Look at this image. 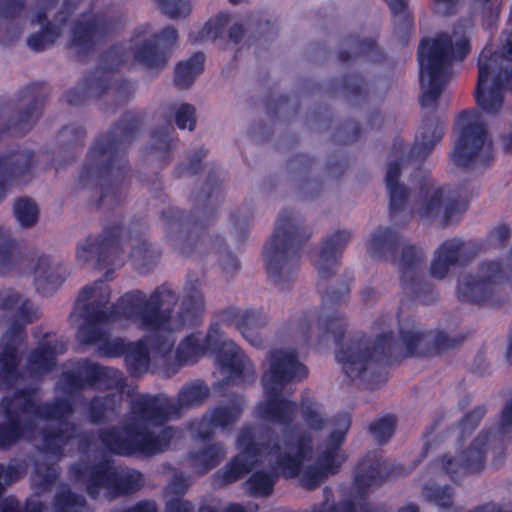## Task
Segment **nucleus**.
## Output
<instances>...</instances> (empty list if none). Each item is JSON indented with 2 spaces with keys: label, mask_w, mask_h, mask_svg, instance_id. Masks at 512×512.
<instances>
[{
  "label": "nucleus",
  "mask_w": 512,
  "mask_h": 512,
  "mask_svg": "<svg viewBox=\"0 0 512 512\" xmlns=\"http://www.w3.org/2000/svg\"><path fill=\"white\" fill-rule=\"evenodd\" d=\"M353 280L352 272L345 271L337 288L331 287L322 293L321 313L317 318L322 334L334 337L336 360L351 380L360 379L368 389L374 390L387 381L388 367L409 357L441 354L464 341L462 335L451 338L444 331H438L429 344L426 339L430 337L431 331L400 328L399 337L387 331L378 335L374 341L365 333H357L344 346L342 341L347 323L336 308L349 296Z\"/></svg>",
  "instance_id": "obj_1"
},
{
  "label": "nucleus",
  "mask_w": 512,
  "mask_h": 512,
  "mask_svg": "<svg viewBox=\"0 0 512 512\" xmlns=\"http://www.w3.org/2000/svg\"><path fill=\"white\" fill-rule=\"evenodd\" d=\"M111 289L104 280L84 286L77 297L76 307L83 323L77 339L83 345L98 344L97 352L104 358L125 356L129 343L122 338L110 339L103 326L128 320L143 331L169 330L178 294L170 284L157 286L149 296L142 290H131L110 304Z\"/></svg>",
  "instance_id": "obj_2"
},
{
  "label": "nucleus",
  "mask_w": 512,
  "mask_h": 512,
  "mask_svg": "<svg viewBox=\"0 0 512 512\" xmlns=\"http://www.w3.org/2000/svg\"><path fill=\"white\" fill-rule=\"evenodd\" d=\"M142 123L141 112H125L90 147L78 183L83 188L90 185L100 188L97 208L114 209L124 200L123 184L131 177L127 149L136 138Z\"/></svg>",
  "instance_id": "obj_3"
},
{
  "label": "nucleus",
  "mask_w": 512,
  "mask_h": 512,
  "mask_svg": "<svg viewBox=\"0 0 512 512\" xmlns=\"http://www.w3.org/2000/svg\"><path fill=\"white\" fill-rule=\"evenodd\" d=\"M224 199L220 171L212 167L203 187L191 195L190 213L170 206L161 211L160 219L166 226V238L171 246L185 257L208 250V226L215 220Z\"/></svg>",
  "instance_id": "obj_4"
},
{
  "label": "nucleus",
  "mask_w": 512,
  "mask_h": 512,
  "mask_svg": "<svg viewBox=\"0 0 512 512\" xmlns=\"http://www.w3.org/2000/svg\"><path fill=\"white\" fill-rule=\"evenodd\" d=\"M471 50L470 41L463 36L455 43L445 32L435 37H424L418 46V62L420 84L424 87L427 79L428 87L420 95L419 102L423 108L437 105L446 85L447 77L454 61H463Z\"/></svg>",
  "instance_id": "obj_5"
},
{
  "label": "nucleus",
  "mask_w": 512,
  "mask_h": 512,
  "mask_svg": "<svg viewBox=\"0 0 512 512\" xmlns=\"http://www.w3.org/2000/svg\"><path fill=\"white\" fill-rule=\"evenodd\" d=\"M312 233L297 223L291 209H283L276 221L270 239L263 248V258L268 278L285 288L299 268L301 251Z\"/></svg>",
  "instance_id": "obj_6"
},
{
  "label": "nucleus",
  "mask_w": 512,
  "mask_h": 512,
  "mask_svg": "<svg viewBox=\"0 0 512 512\" xmlns=\"http://www.w3.org/2000/svg\"><path fill=\"white\" fill-rule=\"evenodd\" d=\"M270 368L262 376L266 402L259 406L261 418L272 423L290 425L298 409L296 402L282 396L283 388L308 376L307 367L298 360L296 351L272 350Z\"/></svg>",
  "instance_id": "obj_7"
},
{
  "label": "nucleus",
  "mask_w": 512,
  "mask_h": 512,
  "mask_svg": "<svg viewBox=\"0 0 512 512\" xmlns=\"http://www.w3.org/2000/svg\"><path fill=\"white\" fill-rule=\"evenodd\" d=\"M444 136V123L435 115H425L420 126L419 135L407 153L405 141L400 136L394 138L390 156L395 160L389 162L385 183L389 196L390 215L394 216L406 209L409 189L400 183L401 164L407 160L423 161Z\"/></svg>",
  "instance_id": "obj_8"
},
{
  "label": "nucleus",
  "mask_w": 512,
  "mask_h": 512,
  "mask_svg": "<svg viewBox=\"0 0 512 512\" xmlns=\"http://www.w3.org/2000/svg\"><path fill=\"white\" fill-rule=\"evenodd\" d=\"M175 434L176 429L172 426L155 433L145 425L126 418L120 427L100 429L98 439L111 454L149 458L167 451Z\"/></svg>",
  "instance_id": "obj_9"
},
{
  "label": "nucleus",
  "mask_w": 512,
  "mask_h": 512,
  "mask_svg": "<svg viewBox=\"0 0 512 512\" xmlns=\"http://www.w3.org/2000/svg\"><path fill=\"white\" fill-rule=\"evenodd\" d=\"M69 471L77 482L85 486V492L92 500H97L102 491L108 499L131 495L143 485L141 472L119 471L109 458L95 462L73 463Z\"/></svg>",
  "instance_id": "obj_10"
},
{
  "label": "nucleus",
  "mask_w": 512,
  "mask_h": 512,
  "mask_svg": "<svg viewBox=\"0 0 512 512\" xmlns=\"http://www.w3.org/2000/svg\"><path fill=\"white\" fill-rule=\"evenodd\" d=\"M284 445L295 453L276 452L275 463L271 470L260 469L254 471L245 481L246 491L249 496L267 498L274 492L279 478L294 479L303 470L304 462L309 460L313 452V438L307 431L296 435L294 441L287 437Z\"/></svg>",
  "instance_id": "obj_11"
},
{
  "label": "nucleus",
  "mask_w": 512,
  "mask_h": 512,
  "mask_svg": "<svg viewBox=\"0 0 512 512\" xmlns=\"http://www.w3.org/2000/svg\"><path fill=\"white\" fill-rule=\"evenodd\" d=\"M512 283V246L504 265L499 261H485L478 267V275L468 274L457 285V298L477 306L499 308L506 302L503 284Z\"/></svg>",
  "instance_id": "obj_12"
},
{
  "label": "nucleus",
  "mask_w": 512,
  "mask_h": 512,
  "mask_svg": "<svg viewBox=\"0 0 512 512\" xmlns=\"http://www.w3.org/2000/svg\"><path fill=\"white\" fill-rule=\"evenodd\" d=\"M459 136L451 152L454 165L468 169L489 166L494 159L493 145L488 141V130L477 109L462 110L456 120Z\"/></svg>",
  "instance_id": "obj_13"
},
{
  "label": "nucleus",
  "mask_w": 512,
  "mask_h": 512,
  "mask_svg": "<svg viewBox=\"0 0 512 512\" xmlns=\"http://www.w3.org/2000/svg\"><path fill=\"white\" fill-rule=\"evenodd\" d=\"M478 79L474 92L477 106L488 115L498 114L506 88L512 92V69L502 66V55L487 44L478 57Z\"/></svg>",
  "instance_id": "obj_14"
},
{
  "label": "nucleus",
  "mask_w": 512,
  "mask_h": 512,
  "mask_svg": "<svg viewBox=\"0 0 512 512\" xmlns=\"http://www.w3.org/2000/svg\"><path fill=\"white\" fill-rule=\"evenodd\" d=\"M39 318L38 309L29 299L23 300L16 312V319L0 338V388L11 389L21 379V347L27 339L26 325Z\"/></svg>",
  "instance_id": "obj_15"
},
{
  "label": "nucleus",
  "mask_w": 512,
  "mask_h": 512,
  "mask_svg": "<svg viewBox=\"0 0 512 512\" xmlns=\"http://www.w3.org/2000/svg\"><path fill=\"white\" fill-rule=\"evenodd\" d=\"M512 431V400L508 401L500 415L497 427L484 429L459 456V459L444 454L440 461L443 471L454 483L460 476L480 472L484 468L485 454L488 445L496 438L504 441Z\"/></svg>",
  "instance_id": "obj_16"
},
{
  "label": "nucleus",
  "mask_w": 512,
  "mask_h": 512,
  "mask_svg": "<svg viewBox=\"0 0 512 512\" xmlns=\"http://www.w3.org/2000/svg\"><path fill=\"white\" fill-rule=\"evenodd\" d=\"M125 51L120 44L112 45L100 56V65L86 74L77 87L66 91L69 105H81L87 99L102 97L110 88L114 73L123 65Z\"/></svg>",
  "instance_id": "obj_17"
},
{
  "label": "nucleus",
  "mask_w": 512,
  "mask_h": 512,
  "mask_svg": "<svg viewBox=\"0 0 512 512\" xmlns=\"http://www.w3.org/2000/svg\"><path fill=\"white\" fill-rule=\"evenodd\" d=\"M236 444L240 449L239 454L232 457L224 469L215 474V481L221 485L235 483L244 475L250 473L259 462L264 451L274 454L281 449L278 441L274 443L256 441L254 429L251 425H247L240 430Z\"/></svg>",
  "instance_id": "obj_18"
},
{
  "label": "nucleus",
  "mask_w": 512,
  "mask_h": 512,
  "mask_svg": "<svg viewBox=\"0 0 512 512\" xmlns=\"http://www.w3.org/2000/svg\"><path fill=\"white\" fill-rule=\"evenodd\" d=\"M425 253L415 245H406L401 253L400 280L404 294L414 302L430 305L437 301L438 293L433 284L426 280L422 266Z\"/></svg>",
  "instance_id": "obj_19"
},
{
  "label": "nucleus",
  "mask_w": 512,
  "mask_h": 512,
  "mask_svg": "<svg viewBox=\"0 0 512 512\" xmlns=\"http://www.w3.org/2000/svg\"><path fill=\"white\" fill-rule=\"evenodd\" d=\"M49 91L46 83L34 82L19 91L18 102L25 104L9 116L8 122L0 128V139L5 136H23L39 119Z\"/></svg>",
  "instance_id": "obj_20"
},
{
  "label": "nucleus",
  "mask_w": 512,
  "mask_h": 512,
  "mask_svg": "<svg viewBox=\"0 0 512 512\" xmlns=\"http://www.w3.org/2000/svg\"><path fill=\"white\" fill-rule=\"evenodd\" d=\"M80 1L64 0L60 11L54 16V21H50L47 18V13L59 0H39L38 9L34 13L31 23L41 25V29L29 36L28 47L34 52H41L52 46L61 36L63 27L77 9Z\"/></svg>",
  "instance_id": "obj_21"
},
{
  "label": "nucleus",
  "mask_w": 512,
  "mask_h": 512,
  "mask_svg": "<svg viewBox=\"0 0 512 512\" xmlns=\"http://www.w3.org/2000/svg\"><path fill=\"white\" fill-rule=\"evenodd\" d=\"M63 389L67 394L74 395L86 387L111 390L123 386L122 373L116 369L103 366L83 359L76 370L62 374Z\"/></svg>",
  "instance_id": "obj_22"
},
{
  "label": "nucleus",
  "mask_w": 512,
  "mask_h": 512,
  "mask_svg": "<svg viewBox=\"0 0 512 512\" xmlns=\"http://www.w3.org/2000/svg\"><path fill=\"white\" fill-rule=\"evenodd\" d=\"M122 231V224H114L105 227L102 234L95 240L91 236L87 237L84 243L77 246V260L86 263L96 257L98 269L121 266L123 264Z\"/></svg>",
  "instance_id": "obj_23"
},
{
  "label": "nucleus",
  "mask_w": 512,
  "mask_h": 512,
  "mask_svg": "<svg viewBox=\"0 0 512 512\" xmlns=\"http://www.w3.org/2000/svg\"><path fill=\"white\" fill-rule=\"evenodd\" d=\"M169 115L164 120L161 126L154 128L151 132V147L152 153L158 154L157 158L164 165H167L171 160L172 151L178 142L177 138L172 135L174 127L172 124V114H174L175 124L179 129H195L196 126V109L193 105L183 103L177 107L176 104L169 106Z\"/></svg>",
  "instance_id": "obj_24"
},
{
  "label": "nucleus",
  "mask_w": 512,
  "mask_h": 512,
  "mask_svg": "<svg viewBox=\"0 0 512 512\" xmlns=\"http://www.w3.org/2000/svg\"><path fill=\"white\" fill-rule=\"evenodd\" d=\"M113 28V19L104 13L76 20L70 28L68 46L74 50L77 59L84 62L96 51L99 43L112 33Z\"/></svg>",
  "instance_id": "obj_25"
},
{
  "label": "nucleus",
  "mask_w": 512,
  "mask_h": 512,
  "mask_svg": "<svg viewBox=\"0 0 512 512\" xmlns=\"http://www.w3.org/2000/svg\"><path fill=\"white\" fill-rule=\"evenodd\" d=\"M174 409L171 397L163 393H143L131 400L127 418L150 429L158 428L176 418Z\"/></svg>",
  "instance_id": "obj_26"
},
{
  "label": "nucleus",
  "mask_w": 512,
  "mask_h": 512,
  "mask_svg": "<svg viewBox=\"0 0 512 512\" xmlns=\"http://www.w3.org/2000/svg\"><path fill=\"white\" fill-rule=\"evenodd\" d=\"M350 413H338L331 419L332 432L324 441V449L318 454L316 464L329 476L337 474L347 460V454L341 448L351 427Z\"/></svg>",
  "instance_id": "obj_27"
},
{
  "label": "nucleus",
  "mask_w": 512,
  "mask_h": 512,
  "mask_svg": "<svg viewBox=\"0 0 512 512\" xmlns=\"http://www.w3.org/2000/svg\"><path fill=\"white\" fill-rule=\"evenodd\" d=\"M483 244L475 241H463L458 238L445 240L437 249L430 266V273L434 278L443 279L451 266L465 265L470 262L481 250Z\"/></svg>",
  "instance_id": "obj_28"
},
{
  "label": "nucleus",
  "mask_w": 512,
  "mask_h": 512,
  "mask_svg": "<svg viewBox=\"0 0 512 512\" xmlns=\"http://www.w3.org/2000/svg\"><path fill=\"white\" fill-rule=\"evenodd\" d=\"M178 41V31L173 26H166L154 34L153 39L143 41L136 49L134 59L149 70H162Z\"/></svg>",
  "instance_id": "obj_29"
},
{
  "label": "nucleus",
  "mask_w": 512,
  "mask_h": 512,
  "mask_svg": "<svg viewBox=\"0 0 512 512\" xmlns=\"http://www.w3.org/2000/svg\"><path fill=\"white\" fill-rule=\"evenodd\" d=\"M219 333V325L211 324L205 336L200 332H193L185 336L175 351V371L197 363L207 352L213 354Z\"/></svg>",
  "instance_id": "obj_30"
},
{
  "label": "nucleus",
  "mask_w": 512,
  "mask_h": 512,
  "mask_svg": "<svg viewBox=\"0 0 512 512\" xmlns=\"http://www.w3.org/2000/svg\"><path fill=\"white\" fill-rule=\"evenodd\" d=\"M444 205L443 224L449 225L458 221L468 209L469 200L462 197L460 191H450L446 186L433 191L421 208L422 217H430L438 214Z\"/></svg>",
  "instance_id": "obj_31"
},
{
  "label": "nucleus",
  "mask_w": 512,
  "mask_h": 512,
  "mask_svg": "<svg viewBox=\"0 0 512 512\" xmlns=\"http://www.w3.org/2000/svg\"><path fill=\"white\" fill-rule=\"evenodd\" d=\"M213 354L221 370L227 374L224 384H241L249 363L243 350L233 341L222 340L220 332Z\"/></svg>",
  "instance_id": "obj_32"
},
{
  "label": "nucleus",
  "mask_w": 512,
  "mask_h": 512,
  "mask_svg": "<svg viewBox=\"0 0 512 512\" xmlns=\"http://www.w3.org/2000/svg\"><path fill=\"white\" fill-rule=\"evenodd\" d=\"M35 162L32 150H11L0 155V201L8 191V186L28 175Z\"/></svg>",
  "instance_id": "obj_33"
},
{
  "label": "nucleus",
  "mask_w": 512,
  "mask_h": 512,
  "mask_svg": "<svg viewBox=\"0 0 512 512\" xmlns=\"http://www.w3.org/2000/svg\"><path fill=\"white\" fill-rule=\"evenodd\" d=\"M221 320L233 324L242 336L253 346L261 344L260 330L268 323L267 315L262 310L228 307L221 313Z\"/></svg>",
  "instance_id": "obj_34"
},
{
  "label": "nucleus",
  "mask_w": 512,
  "mask_h": 512,
  "mask_svg": "<svg viewBox=\"0 0 512 512\" xmlns=\"http://www.w3.org/2000/svg\"><path fill=\"white\" fill-rule=\"evenodd\" d=\"M350 239V231L337 230L323 240L318 259L314 262L321 280H327L334 275L341 263L343 252Z\"/></svg>",
  "instance_id": "obj_35"
},
{
  "label": "nucleus",
  "mask_w": 512,
  "mask_h": 512,
  "mask_svg": "<svg viewBox=\"0 0 512 512\" xmlns=\"http://www.w3.org/2000/svg\"><path fill=\"white\" fill-rule=\"evenodd\" d=\"M33 273L35 275L34 284L36 291L42 296H48L54 293L65 281L68 272L66 267L59 263L51 265L49 256L41 255L37 259Z\"/></svg>",
  "instance_id": "obj_36"
},
{
  "label": "nucleus",
  "mask_w": 512,
  "mask_h": 512,
  "mask_svg": "<svg viewBox=\"0 0 512 512\" xmlns=\"http://www.w3.org/2000/svg\"><path fill=\"white\" fill-rule=\"evenodd\" d=\"M385 461L377 453H369L357 464L353 484L361 495L384 481Z\"/></svg>",
  "instance_id": "obj_37"
},
{
  "label": "nucleus",
  "mask_w": 512,
  "mask_h": 512,
  "mask_svg": "<svg viewBox=\"0 0 512 512\" xmlns=\"http://www.w3.org/2000/svg\"><path fill=\"white\" fill-rule=\"evenodd\" d=\"M400 245L401 236L396 230L380 226L371 234L367 252L372 258L396 262Z\"/></svg>",
  "instance_id": "obj_38"
},
{
  "label": "nucleus",
  "mask_w": 512,
  "mask_h": 512,
  "mask_svg": "<svg viewBox=\"0 0 512 512\" xmlns=\"http://www.w3.org/2000/svg\"><path fill=\"white\" fill-rule=\"evenodd\" d=\"M147 227L140 221H133L128 230V238L131 245L130 257L140 262L143 268L156 263L161 257V251L154 248L146 239Z\"/></svg>",
  "instance_id": "obj_39"
},
{
  "label": "nucleus",
  "mask_w": 512,
  "mask_h": 512,
  "mask_svg": "<svg viewBox=\"0 0 512 512\" xmlns=\"http://www.w3.org/2000/svg\"><path fill=\"white\" fill-rule=\"evenodd\" d=\"M77 432L78 426L74 422L43 428L40 434L44 453L57 459L62 458L65 447L77 438Z\"/></svg>",
  "instance_id": "obj_40"
},
{
  "label": "nucleus",
  "mask_w": 512,
  "mask_h": 512,
  "mask_svg": "<svg viewBox=\"0 0 512 512\" xmlns=\"http://www.w3.org/2000/svg\"><path fill=\"white\" fill-rule=\"evenodd\" d=\"M26 7V0H0V44L9 46L21 34V27L14 23Z\"/></svg>",
  "instance_id": "obj_41"
},
{
  "label": "nucleus",
  "mask_w": 512,
  "mask_h": 512,
  "mask_svg": "<svg viewBox=\"0 0 512 512\" xmlns=\"http://www.w3.org/2000/svg\"><path fill=\"white\" fill-rule=\"evenodd\" d=\"M200 281L189 279L185 286V295L178 312L177 328L194 324L204 310V297L200 291Z\"/></svg>",
  "instance_id": "obj_42"
},
{
  "label": "nucleus",
  "mask_w": 512,
  "mask_h": 512,
  "mask_svg": "<svg viewBox=\"0 0 512 512\" xmlns=\"http://www.w3.org/2000/svg\"><path fill=\"white\" fill-rule=\"evenodd\" d=\"M57 346L50 342L40 343L30 351L27 370L32 377L40 378L52 372L57 366Z\"/></svg>",
  "instance_id": "obj_43"
},
{
  "label": "nucleus",
  "mask_w": 512,
  "mask_h": 512,
  "mask_svg": "<svg viewBox=\"0 0 512 512\" xmlns=\"http://www.w3.org/2000/svg\"><path fill=\"white\" fill-rule=\"evenodd\" d=\"M39 406L40 403L36 401V389L32 387L17 389L12 396H5L0 402L2 413L11 412L14 417H20V413L37 417Z\"/></svg>",
  "instance_id": "obj_44"
},
{
  "label": "nucleus",
  "mask_w": 512,
  "mask_h": 512,
  "mask_svg": "<svg viewBox=\"0 0 512 512\" xmlns=\"http://www.w3.org/2000/svg\"><path fill=\"white\" fill-rule=\"evenodd\" d=\"M25 260L33 261V257L22 256L19 243L12 238L10 230L0 225V276L21 265Z\"/></svg>",
  "instance_id": "obj_45"
},
{
  "label": "nucleus",
  "mask_w": 512,
  "mask_h": 512,
  "mask_svg": "<svg viewBox=\"0 0 512 512\" xmlns=\"http://www.w3.org/2000/svg\"><path fill=\"white\" fill-rule=\"evenodd\" d=\"M347 45L352 49L340 50L338 60L347 63L352 59L366 58L371 62H379L384 58L383 52L379 49L375 39H361L358 36H348L346 38Z\"/></svg>",
  "instance_id": "obj_46"
},
{
  "label": "nucleus",
  "mask_w": 512,
  "mask_h": 512,
  "mask_svg": "<svg viewBox=\"0 0 512 512\" xmlns=\"http://www.w3.org/2000/svg\"><path fill=\"white\" fill-rule=\"evenodd\" d=\"M7 422L0 423V448H9L21 440L25 434L33 433L35 423L32 419L21 420L11 412L3 414Z\"/></svg>",
  "instance_id": "obj_47"
},
{
  "label": "nucleus",
  "mask_w": 512,
  "mask_h": 512,
  "mask_svg": "<svg viewBox=\"0 0 512 512\" xmlns=\"http://www.w3.org/2000/svg\"><path fill=\"white\" fill-rule=\"evenodd\" d=\"M393 16L394 33L403 45L408 43L414 29V16L408 7V0H384Z\"/></svg>",
  "instance_id": "obj_48"
},
{
  "label": "nucleus",
  "mask_w": 512,
  "mask_h": 512,
  "mask_svg": "<svg viewBox=\"0 0 512 512\" xmlns=\"http://www.w3.org/2000/svg\"><path fill=\"white\" fill-rule=\"evenodd\" d=\"M209 395L210 389L203 381L185 384L178 392L177 399L172 398L176 418L182 415L184 409L201 405Z\"/></svg>",
  "instance_id": "obj_49"
},
{
  "label": "nucleus",
  "mask_w": 512,
  "mask_h": 512,
  "mask_svg": "<svg viewBox=\"0 0 512 512\" xmlns=\"http://www.w3.org/2000/svg\"><path fill=\"white\" fill-rule=\"evenodd\" d=\"M225 455V449L221 443L209 444L197 451L189 453V459L195 471L204 475L218 466Z\"/></svg>",
  "instance_id": "obj_50"
},
{
  "label": "nucleus",
  "mask_w": 512,
  "mask_h": 512,
  "mask_svg": "<svg viewBox=\"0 0 512 512\" xmlns=\"http://www.w3.org/2000/svg\"><path fill=\"white\" fill-rule=\"evenodd\" d=\"M205 55L195 52L187 60L179 62L174 71V84L181 89L189 88L204 70Z\"/></svg>",
  "instance_id": "obj_51"
},
{
  "label": "nucleus",
  "mask_w": 512,
  "mask_h": 512,
  "mask_svg": "<svg viewBox=\"0 0 512 512\" xmlns=\"http://www.w3.org/2000/svg\"><path fill=\"white\" fill-rule=\"evenodd\" d=\"M74 412V403L66 397H59L53 401L40 403L37 409V418L44 421H56L59 425L69 422V416Z\"/></svg>",
  "instance_id": "obj_52"
},
{
  "label": "nucleus",
  "mask_w": 512,
  "mask_h": 512,
  "mask_svg": "<svg viewBox=\"0 0 512 512\" xmlns=\"http://www.w3.org/2000/svg\"><path fill=\"white\" fill-rule=\"evenodd\" d=\"M124 360L130 376L140 377L147 373L150 365V355L145 342H130Z\"/></svg>",
  "instance_id": "obj_53"
},
{
  "label": "nucleus",
  "mask_w": 512,
  "mask_h": 512,
  "mask_svg": "<svg viewBox=\"0 0 512 512\" xmlns=\"http://www.w3.org/2000/svg\"><path fill=\"white\" fill-rule=\"evenodd\" d=\"M330 90L332 92L341 90L349 98L364 100L369 93L370 85L361 74L354 73L344 75L339 81L332 80Z\"/></svg>",
  "instance_id": "obj_54"
},
{
  "label": "nucleus",
  "mask_w": 512,
  "mask_h": 512,
  "mask_svg": "<svg viewBox=\"0 0 512 512\" xmlns=\"http://www.w3.org/2000/svg\"><path fill=\"white\" fill-rule=\"evenodd\" d=\"M210 422L216 428L229 429L242 416L243 406L240 401H232L229 405H217L207 412Z\"/></svg>",
  "instance_id": "obj_55"
},
{
  "label": "nucleus",
  "mask_w": 512,
  "mask_h": 512,
  "mask_svg": "<svg viewBox=\"0 0 512 512\" xmlns=\"http://www.w3.org/2000/svg\"><path fill=\"white\" fill-rule=\"evenodd\" d=\"M230 22V15L226 12H219L215 17L210 18L203 28L195 33L189 34V41L193 44L207 39L216 40L221 38L227 25Z\"/></svg>",
  "instance_id": "obj_56"
},
{
  "label": "nucleus",
  "mask_w": 512,
  "mask_h": 512,
  "mask_svg": "<svg viewBox=\"0 0 512 512\" xmlns=\"http://www.w3.org/2000/svg\"><path fill=\"white\" fill-rule=\"evenodd\" d=\"M210 249L219 254V264L225 274H233L240 269V262L225 243V240L216 236L209 240Z\"/></svg>",
  "instance_id": "obj_57"
},
{
  "label": "nucleus",
  "mask_w": 512,
  "mask_h": 512,
  "mask_svg": "<svg viewBox=\"0 0 512 512\" xmlns=\"http://www.w3.org/2000/svg\"><path fill=\"white\" fill-rule=\"evenodd\" d=\"M300 406L301 416L306 425L314 431H321L326 425V420L320 413L321 405L311 398L302 397Z\"/></svg>",
  "instance_id": "obj_58"
},
{
  "label": "nucleus",
  "mask_w": 512,
  "mask_h": 512,
  "mask_svg": "<svg viewBox=\"0 0 512 512\" xmlns=\"http://www.w3.org/2000/svg\"><path fill=\"white\" fill-rule=\"evenodd\" d=\"M14 215L22 227H32L39 215L37 204L29 198H17L14 203Z\"/></svg>",
  "instance_id": "obj_59"
},
{
  "label": "nucleus",
  "mask_w": 512,
  "mask_h": 512,
  "mask_svg": "<svg viewBox=\"0 0 512 512\" xmlns=\"http://www.w3.org/2000/svg\"><path fill=\"white\" fill-rule=\"evenodd\" d=\"M397 419L395 415L387 414L372 422L369 431L380 445L386 444L396 430Z\"/></svg>",
  "instance_id": "obj_60"
},
{
  "label": "nucleus",
  "mask_w": 512,
  "mask_h": 512,
  "mask_svg": "<svg viewBox=\"0 0 512 512\" xmlns=\"http://www.w3.org/2000/svg\"><path fill=\"white\" fill-rule=\"evenodd\" d=\"M86 506L84 496L71 490H62L54 497V512H78L79 508Z\"/></svg>",
  "instance_id": "obj_61"
},
{
  "label": "nucleus",
  "mask_w": 512,
  "mask_h": 512,
  "mask_svg": "<svg viewBox=\"0 0 512 512\" xmlns=\"http://www.w3.org/2000/svg\"><path fill=\"white\" fill-rule=\"evenodd\" d=\"M486 413L487 407L485 405H480L463 415V417L459 421V442L461 444H463L465 438L471 435L472 432L478 427Z\"/></svg>",
  "instance_id": "obj_62"
},
{
  "label": "nucleus",
  "mask_w": 512,
  "mask_h": 512,
  "mask_svg": "<svg viewBox=\"0 0 512 512\" xmlns=\"http://www.w3.org/2000/svg\"><path fill=\"white\" fill-rule=\"evenodd\" d=\"M423 490L426 498L440 508H450L452 506L454 492L451 486L425 485Z\"/></svg>",
  "instance_id": "obj_63"
},
{
  "label": "nucleus",
  "mask_w": 512,
  "mask_h": 512,
  "mask_svg": "<svg viewBox=\"0 0 512 512\" xmlns=\"http://www.w3.org/2000/svg\"><path fill=\"white\" fill-rule=\"evenodd\" d=\"M362 134L360 124L352 119L342 122L333 134L335 142L339 144H350L356 142Z\"/></svg>",
  "instance_id": "obj_64"
}]
</instances>
